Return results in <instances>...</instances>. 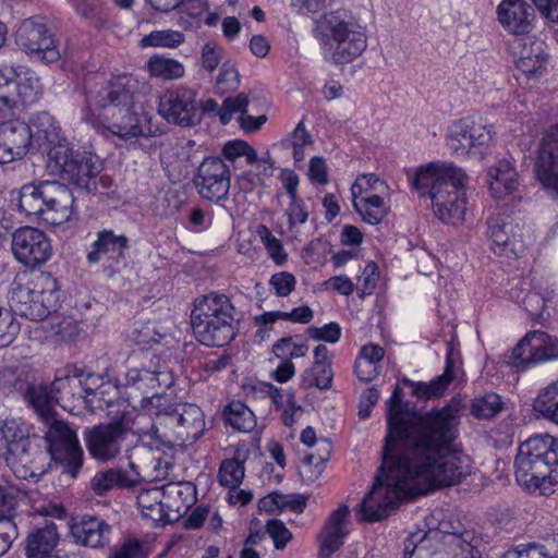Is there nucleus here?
Segmentation results:
<instances>
[{
  "instance_id": "f257e3e1",
  "label": "nucleus",
  "mask_w": 558,
  "mask_h": 558,
  "mask_svg": "<svg viewBox=\"0 0 558 558\" xmlns=\"http://www.w3.org/2000/svg\"><path fill=\"white\" fill-rule=\"evenodd\" d=\"M460 417L446 405L413 412L396 386L388 401L384 464L356 509L359 521L377 522L403 500L453 486L471 474V459L453 448Z\"/></svg>"
},
{
  "instance_id": "f03ea898",
  "label": "nucleus",
  "mask_w": 558,
  "mask_h": 558,
  "mask_svg": "<svg viewBox=\"0 0 558 558\" xmlns=\"http://www.w3.org/2000/svg\"><path fill=\"white\" fill-rule=\"evenodd\" d=\"M137 81L129 74L112 76L99 89H90L86 96V109L82 119L98 122L114 136L123 140L143 134L140 116L134 111V93Z\"/></svg>"
},
{
  "instance_id": "7ed1b4c3",
  "label": "nucleus",
  "mask_w": 558,
  "mask_h": 558,
  "mask_svg": "<svg viewBox=\"0 0 558 558\" xmlns=\"http://www.w3.org/2000/svg\"><path fill=\"white\" fill-rule=\"evenodd\" d=\"M514 476L530 493L553 494L558 486V438L539 434L521 442L514 458Z\"/></svg>"
},
{
  "instance_id": "20e7f679",
  "label": "nucleus",
  "mask_w": 558,
  "mask_h": 558,
  "mask_svg": "<svg viewBox=\"0 0 558 558\" xmlns=\"http://www.w3.org/2000/svg\"><path fill=\"white\" fill-rule=\"evenodd\" d=\"M234 306L225 294L211 292L197 298L191 314L196 339L207 347H223L236 336Z\"/></svg>"
},
{
  "instance_id": "39448f33",
  "label": "nucleus",
  "mask_w": 558,
  "mask_h": 558,
  "mask_svg": "<svg viewBox=\"0 0 558 558\" xmlns=\"http://www.w3.org/2000/svg\"><path fill=\"white\" fill-rule=\"evenodd\" d=\"M151 416V433L156 435L153 446H167L173 450L175 442H195L205 430V417L202 409L192 403L174 404L170 399L157 404Z\"/></svg>"
},
{
  "instance_id": "423d86ee",
  "label": "nucleus",
  "mask_w": 558,
  "mask_h": 558,
  "mask_svg": "<svg viewBox=\"0 0 558 558\" xmlns=\"http://www.w3.org/2000/svg\"><path fill=\"white\" fill-rule=\"evenodd\" d=\"M58 280L50 272H40L32 280L16 277L10 287L11 311L29 320L41 322L59 307Z\"/></svg>"
},
{
  "instance_id": "0eeeda50",
  "label": "nucleus",
  "mask_w": 558,
  "mask_h": 558,
  "mask_svg": "<svg viewBox=\"0 0 558 558\" xmlns=\"http://www.w3.org/2000/svg\"><path fill=\"white\" fill-rule=\"evenodd\" d=\"M318 29L332 48L331 59L336 64L352 62L367 46L364 27L345 11L325 13L319 21Z\"/></svg>"
},
{
  "instance_id": "6e6552de",
  "label": "nucleus",
  "mask_w": 558,
  "mask_h": 558,
  "mask_svg": "<svg viewBox=\"0 0 558 558\" xmlns=\"http://www.w3.org/2000/svg\"><path fill=\"white\" fill-rule=\"evenodd\" d=\"M0 457L20 477L46 471L43 463L46 453L37 446H32L28 430L22 422L14 418L0 422Z\"/></svg>"
},
{
  "instance_id": "1a4fd4ad",
  "label": "nucleus",
  "mask_w": 558,
  "mask_h": 558,
  "mask_svg": "<svg viewBox=\"0 0 558 558\" xmlns=\"http://www.w3.org/2000/svg\"><path fill=\"white\" fill-rule=\"evenodd\" d=\"M45 425V440L50 461L60 465L62 473L75 478L84 462V452L76 432L62 420L53 418Z\"/></svg>"
},
{
  "instance_id": "9d476101",
  "label": "nucleus",
  "mask_w": 558,
  "mask_h": 558,
  "mask_svg": "<svg viewBox=\"0 0 558 558\" xmlns=\"http://www.w3.org/2000/svg\"><path fill=\"white\" fill-rule=\"evenodd\" d=\"M49 167L59 171L61 177L76 186L90 190L93 180L100 173L99 158L92 153L74 149L73 146L59 145L48 151Z\"/></svg>"
},
{
  "instance_id": "9b49d317",
  "label": "nucleus",
  "mask_w": 558,
  "mask_h": 558,
  "mask_svg": "<svg viewBox=\"0 0 558 558\" xmlns=\"http://www.w3.org/2000/svg\"><path fill=\"white\" fill-rule=\"evenodd\" d=\"M132 420L122 413L108 424H99L84 432V440L92 458L100 462L116 459L122 451Z\"/></svg>"
},
{
  "instance_id": "f8f14e48",
  "label": "nucleus",
  "mask_w": 558,
  "mask_h": 558,
  "mask_svg": "<svg viewBox=\"0 0 558 558\" xmlns=\"http://www.w3.org/2000/svg\"><path fill=\"white\" fill-rule=\"evenodd\" d=\"M174 384V376L167 368L149 371L131 368L125 373V386L131 393L142 397L141 407L151 417L157 404L166 403L169 398L165 391Z\"/></svg>"
},
{
  "instance_id": "ddd939ff",
  "label": "nucleus",
  "mask_w": 558,
  "mask_h": 558,
  "mask_svg": "<svg viewBox=\"0 0 558 558\" xmlns=\"http://www.w3.org/2000/svg\"><path fill=\"white\" fill-rule=\"evenodd\" d=\"M148 435L150 441L133 447L128 456L135 485L140 481L153 482L165 478L172 465V450L167 446H160V448L153 446L157 440L156 435L151 429Z\"/></svg>"
},
{
  "instance_id": "4468645a",
  "label": "nucleus",
  "mask_w": 558,
  "mask_h": 558,
  "mask_svg": "<svg viewBox=\"0 0 558 558\" xmlns=\"http://www.w3.org/2000/svg\"><path fill=\"white\" fill-rule=\"evenodd\" d=\"M17 47L32 59L45 63L56 62L61 58L60 50L46 24L35 19L24 20L15 32Z\"/></svg>"
},
{
  "instance_id": "2eb2a0df",
  "label": "nucleus",
  "mask_w": 558,
  "mask_h": 558,
  "mask_svg": "<svg viewBox=\"0 0 558 558\" xmlns=\"http://www.w3.org/2000/svg\"><path fill=\"white\" fill-rule=\"evenodd\" d=\"M11 250L14 258L28 268L40 267L52 255V245L48 235L35 227L17 228L12 234Z\"/></svg>"
},
{
  "instance_id": "dca6fc26",
  "label": "nucleus",
  "mask_w": 558,
  "mask_h": 558,
  "mask_svg": "<svg viewBox=\"0 0 558 558\" xmlns=\"http://www.w3.org/2000/svg\"><path fill=\"white\" fill-rule=\"evenodd\" d=\"M39 218L48 225L60 226L73 215L74 197L70 189L58 181H37Z\"/></svg>"
},
{
  "instance_id": "f3484780",
  "label": "nucleus",
  "mask_w": 558,
  "mask_h": 558,
  "mask_svg": "<svg viewBox=\"0 0 558 558\" xmlns=\"http://www.w3.org/2000/svg\"><path fill=\"white\" fill-rule=\"evenodd\" d=\"M158 112L169 123L192 126L201 121L196 92L183 85L167 89L159 99Z\"/></svg>"
},
{
  "instance_id": "a211bd4d",
  "label": "nucleus",
  "mask_w": 558,
  "mask_h": 558,
  "mask_svg": "<svg viewBox=\"0 0 558 558\" xmlns=\"http://www.w3.org/2000/svg\"><path fill=\"white\" fill-rule=\"evenodd\" d=\"M493 134V125L485 123L483 119L465 117L449 126L447 145L452 154L465 156L475 147L488 145Z\"/></svg>"
},
{
  "instance_id": "6ab92c4d",
  "label": "nucleus",
  "mask_w": 558,
  "mask_h": 558,
  "mask_svg": "<svg viewBox=\"0 0 558 558\" xmlns=\"http://www.w3.org/2000/svg\"><path fill=\"white\" fill-rule=\"evenodd\" d=\"M194 184L203 198L219 203L229 195L231 171L221 158L207 157L197 168Z\"/></svg>"
},
{
  "instance_id": "aec40b11",
  "label": "nucleus",
  "mask_w": 558,
  "mask_h": 558,
  "mask_svg": "<svg viewBox=\"0 0 558 558\" xmlns=\"http://www.w3.org/2000/svg\"><path fill=\"white\" fill-rule=\"evenodd\" d=\"M558 360V339L543 331H530L513 348L509 363L518 368Z\"/></svg>"
},
{
  "instance_id": "412c9836",
  "label": "nucleus",
  "mask_w": 558,
  "mask_h": 558,
  "mask_svg": "<svg viewBox=\"0 0 558 558\" xmlns=\"http://www.w3.org/2000/svg\"><path fill=\"white\" fill-rule=\"evenodd\" d=\"M468 177L462 171L460 183L451 180L442 190L433 192L432 207L435 216L445 223L460 225L466 211L465 184Z\"/></svg>"
},
{
  "instance_id": "4be33fe9",
  "label": "nucleus",
  "mask_w": 558,
  "mask_h": 558,
  "mask_svg": "<svg viewBox=\"0 0 558 558\" xmlns=\"http://www.w3.org/2000/svg\"><path fill=\"white\" fill-rule=\"evenodd\" d=\"M462 171L452 162L433 161L417 167L409 179L421 197L428 196L432 199L435 189L442 190L451 180L460 183Z\"/></svg>"
},
{
  "instance_id": "5701e85b",
  "label": "nucleus",
  "mask_w": 558,
  "mask_h": 558,
  "mask_svg": "<svg viewBox=\"0 0 558 558\" xmlns=\"http://www.w3.org/2000/svg\"><path fill=\"white\" fill-rule=\"evenodd\" d=\"M32 128L22 120L0 122V163L23 157L33 142Z\"/></svg>"
},
{
  "instance_id": "b1692460",
  "label": "nucleus",
  "mask_w": 558,
  "mask_h": 558,
  "mask_svg": "<svg viewBox=\"0 0 558 558\" xmlns=\"http://www.w3.org/2000/svg\"><path fill=\"white\" fill-rule=\"evenodd\" d=\"M487 236L492 241V250L495 254L515 257L525 251V243L521 235L514 232L508 216L497 214L487 219Z\"/></svg>"
},
{
  "instance_id": "393cba45",
  "label": "nucleus",
  "mask_w": 558,
  "mask_h": 558,
  "mask_svg": "<svg viewBox=\"0 0 558 558\" xmlns=\"http://www.w3.org/2000/svg\"><path fill=\"white\" fill-rule=\"evenodd\" d=\"M515 65L527 78L543 73L547 64L545 44L534 37L515 38L512 43Z\"/></svg>"
},
{
  "instance_id": "a878e982",
  "label": "nucleus",
  "mask_w": 558,
  "mask_h": 558,
  "mask_svg": "<svg viewBox=\"0 0 558 558\" xmlns=\"http://www.w3.org/2000/svg\"><path fill=\"white\" fill-rule=\"evenodd\" d=\"M537 180L558 194V124L543 140L535 162Z\"/></svg>"
},
{
  "instance_id": "bb28decb",
  "label": "nucleus",
  "mask_w": 558,
  "mask_h": 558,
  "mask_svg": "<svg viewBox=\"0 0 558 558\" xmlns=\"http://www.w3.org/2000/svg\"><path fill=\"white\" fill-rule=\"evenodd\" d=\"M70 533L75 544L99 549L110 544L111 526L100 518L83 515L71 525Z\"/></svg>"
},
{
  "instance_id": "cd10ccee",
  "label": "nucleus",
  "mask_w": 558,
  "mask_h": 558,
  "mask_svg": "<svg viewBox=\"0 0 558 558\" xmlns=\"http://www.w3.org/2000/svg\"><path fill=\"white\" fill-rule=\"evenodd\" d=\"M350 515L349 507L340 506L331 512L327 519L318 538L320 542V555L324 558H330L343 544L349 531L347 527Z\"/></svg>"
},
{
  "instance_id": "c85d7f7f",
  "label": "nucleus",
  "mask_w": 558,
  "mask_h": 558,
  "mask_svg": "<svg viewBox=\"0 0 558 558\" xmlns=\"http://www.w3.org/2000/svg\"><path fill=\"white\" fill-rule=\"evenodd\" d=\"M128 248L129 238L125 234H117L112 230L104 229L97 232L86 259L88 264H97L106 256L111 260L124 259Z\"/></svg>"
},
{
  "instance_id": "c756f323",
  "label": "nucleus",
  "mask_w": 558,
  "mask_h": 558,
  "mask_svg": "<svg viewBox=\"0 0 558 558\" xmlns=\"http://www.w3.org/2000/svg\"><path fill=\"white\" fill-rule=\"evenodd\" d=\"M490 194L496 199H504L519 186V174L512 159L498 160L487 171Z\"/></svg>"
},
{
  "instance_id": "7c9ffc66",
  "label": "nucleus",
  "mask_w": 558,
  "mask_h": 558,
  "mask_svg": "<svg viewBox=\"0 0 558 558\" xmlns=\"http://www.w3.org/2000/svg\"><path fill=\"white\" fill-rule=\"evenodd\" d=\"M531 8L523 0H502L497 8L498 20L514 35L529 33L531 28Z\"/></svg>"
},
{
  "instance_id": "2f4dec72",
  "label": "nucleus",
  "mask_w": 558,
  "mask_h": 558,
  "mask_svg": "<svg viewBox=\"0 0 558 558\" xmlns=\"http://www.w3.org/2000/svg\"><path fill=\"white\" fill-rule=\"evenodd\" d=\"M29 126L32 128L33 141L38 143L40 147L46 146L48 151L59 145L70 144L61 135V129L56 119L46 111L33 114Z\"/></svg>"
},
{
  "instance_id": "473e14b6",
  "label": "nucleus",
  "mask_w": 558,
  "mask_h": 558,
  "mask_svg": "<svg viewBox=\"0 0 558 558\" xmlns=\"http://www.w3.org/2000/svg\"><path fill=\"white\" fill-rule=\"evenodd\" d=\"M59 542L58 527L53 522L35 529L26 539L25 553L28 558H44L52 553Z\"/></svg>"
},
{
  "instance_id": "72a5a7b5",
  "label": "nucleus",
  "mask_w": 558,
  "mask_h": 558,
  "mask_svg": "<svg viewBox=\"0 0 558 558\" xmlns=\"http://www.w3.org/2000/svg\"><path fill=\"white\" fill-rule=\"evenodd\" d=\"M446 544L457 558H482L486 549L483 537L473 530L448 535Z\"/></svg>"
},
{
  "instance_id": "f704fd0d",
  "label": "nucleus",
  "mask_w": 558,
  "mask_h": 558,
  "mask_svg": "<svg viewBox=\"0 0 558 558\" xmlns=\"http://www.w3.org/2000/svg\"><path fill=\"white\" fill-rule=\"evenodd\" d=\"M90 489L97 496H104L114 488H130L135 486V478L121 469H107L95 473L90 480Z\"/></svg>"
},
{
  "instance_id": "c9c22d12",
  "label": "nucleus",
  "mask_w": 558,
  "mask_h": 558,
  "mask_svg": "<svg viewBox=\"0 0 558 558\" xmlns=\"http://www.w3.org/2000/svg\"><path fill=\"white\" fill-rule=\"evenodd\" d=\"M53 397H56V395L52 384L50 386L33 384L25 392L26 400L34 408L44 424L54 418L53 405L58 404V402L52 399Z\"/></svg>"
},
{
  "instance_id": "e433bc0d",
  "label": "nucleus",
  "mask_w": 558,
  "mask_h": 558,
  "mask_svg": "<svg viewBox=\"0 0 558 558\" xmlns=\"http://www.w3.org/2000/svg\"><path fill=\"white\" fill-rule=\"evenodd\" d=\"M41 322V328L46 335V339L53 341H71L77 335L78 328L75 320L70 316L58 313V308Z\"/></svg>"
},
{
  "instance_id": "4c0bfd02",
  "label": "nucleus",
  "mask_w": 558,
  "mask_h": 558,
  "mask_svg": "<svg viewBox=\"0 0 558 558\" xmlns=\"http://www.w3.org/2000/svg\"><path fill=\"white\" fill-rule=\"evenodd\" d=\"M162 507L180 512L186 510L193 502L194 487L187 482H174L160 486Z\"/></svg>"
},
{
  "instance_id": "58836bf2",
  "label": "nucleus",
  "mask_w": 558,
  "mask_h": 558,
  "mask_svg": "<svg viewBox=\"0 0 558 558\" xmlns=\"http://www.w3.org/2000/svg\"><path fill=\"white\" fill-rule=\"evenodd\" d=\"M453 379V369L451 366L450 357L447 356V366L440 376L435 378L429 383H414L410 379H404V384L413 387V395L417 398L430 399L435 397H440L444 395L448 385Z\"/></svg>"
},
{
  "instance_id": "ea45409f",
  "label": "nucleus",
  "mask_w": 558,
  "mask_h": 558,
  "mask_svg": "<svg viewBox=\"0 0 558 558\" xmlns=\"http://www.w3.org/2000/svg\"><path fill=\"white\" fill-rule=\"evenodd\" d=\"M533 409L543 418L558 425V379L538 391Z\"/></svg>"
},
{
  "instance_id": "a19ab883",
  "label": "nucleus",
  "mask_w": 558,
  "mask_h": 558,
  "mask_svg": "<svg viewBox=\"0 0 558 558\" xmlns=\"http://www.w3.org/2000/svg\"><path fill=\"white\" fill-rule=\"evenodd\" d=\"M353 206L363 221L369 225L379 223L388 214V207L377 194L353 198Z\"/></svg>"
},
{
  "instance_id": "79ce46f5",
  "label": "nucleus",
  "mask_w": 558,
  "mask_h": 558,
  "mask_svg": "<svg viewBox=\"0 0 558 558\" xmlns=\"http://www.w3.org/2000/svg\"><path fill=\"white\" fill-rule=\"evenodd\" d=\"M52 387L56 395L52 399L57 400L58 404L62 407L65 402H70L75 398H82L83 392L87 395L94 393L92 389H84L82 387L81 379L77 375L57 377L52 381Z\"/></svg>"
},
{
  "instance_id": "37998d69",
  "label": "nucleus",
  "mask_w": 558,
  "mask_h": 558,
  "mask_svg": "<svg viewBox=\"0 0 558 558\" xmlns=\"http://www.w3.org/2000/svg\"><path fill=\"white\" fill-rule=\"evenodd\" d=\"M147 66L151 76L159 77L165 81L180 78L185 72L184 65L181 62L161 56L150 57Z\"/></svg>"
},
{
  "instance_id": "c03bdc74",
  "label": "nucleus",
  "mask_w": 558,
  "mask_h": 558,
  "mask_svg": "<svg viewBox=\"0 0 558 558\" xmlns=\"http://www.w3.org/2000/svg\"><path fill=\"white\" fill-rule=\"evenodd\" d=\"M223 416L229 425L240 432H250L255 425L253 412L240 401L228 404Z\"/></svg>"
},
{
  "instance_id": "a18cd8bd",
  "label": "nucleus",
  "mask_w": 558,
  "mask_h": 558,
  "mask_svg": "<svg viewBox=\"0 0 558 558\" xmlns=\"http://www.w3.org/2000/svg\"><path fill=\"white\" fill-rule=\"evenodd\" d=\"M333 372L331 363L313 364V366L302 375L301 385L304 388L316 387L320 390L331 388Z\"/></svg>"
},
{
  "instance_id": "49530a36",
  "label": "nucleus",
  "mask_w": 558,
  "mask_h": 558,
  "mask_svg": "<svg viewBox=\"0 0 558 558\" xmlns=\"http://www.w3.org/2000/svg\"><path fill=\"white\" fill-rule=\"evenodd\" d=\"M185 40L183 33L174 29L154 31L144 36L140 46L142 48L156 47V48H177Z\"/></svg>"
},
{
  "instance_id": "de8ad7c7",
  "label": "nucleus",
  "mask_w": 558,
  "mask_h": 558,
  "mask_svg": "<svg viewBox=\"0 0 558 558\" xmlns=\"http://www.w3.org/2000/svg\"><path fill=\"white\" fill-rule=\"evenodd\" d=\"M523 292L522 288H515L512 290V298L517 302L524 306V310L530 314L532 318H542L546 302L554 296V291H549L546 295L541 294L536 291H527L523 298L520 293Z\"/></svg>"
},
{
  "instance_id": "09e8293b",
  "label": "nucleus",
  "mask_w": 558,
  "mask_h": 558,
  "mask_svg": "<svg viewBox=\"0 0 558 558\" xmlns=\"http://www.w3.org/2000/svg\"><path fill=\"white\" fill-rule=\"evenodd\" d=\"M504 403L500 396L495 392H488L473 399L471 403V413L476 418L489 420L496 416L502 410Z\"/></svg>"
},
{
  "instance_id": "8fccbe9b",
  "label": "nucleus",
  "mask_w": 558,
  "mask_h": 558,
  "mask_svg": "<svg viewBox=\"0 0 558 558\" xmlns=\"http://www.w3.org/2000/svg\"><path fill=\"white\" fill-rule=\"evenodd\" d=\"M245 476V469L243 462L238 459H226L221 462L218 481L228 488H238Z\"/></svg>"
},
{
  "instance_id": "3c124183",
  "label": "nucleus",
  "mask_w": 558,
  "mask_h": 558,
  "mask_svg": "<svg viewBox=\"0 0 558 558\" xmlns=\"http://www.w3.org/2000/svg\"><path fill=\"white\" fill-rule=\"evenodd\" d=\"M313 144V137L305 129L303 121H300L289 137L282 141V146L292 148L295 162L304 159V149Z\"/></svg>"
},
{
  "instance_id": "603ef678",
  "label": "nucleus",
  "mask_w": 558,
  "mask_h": 558,
  "mask_svg": "<svg viewBox=\"0 0 558 558\" xmlns=\"http://www.w3.org/2000/svg\"><path fill=\"white\" fill-rule=\"evenodd\" d=\"M223 157L234 162L240 157H245L246 163L253 166L258 160L256 150L243 140L227 142L222 147Z\"/></svg>"
},
{
  "instance_id": "864d4df0",
  "label": "nucleus",
  "mask_w": 558,
  "mask_h": 558,
  "mask_svg": "<svg viewBox=\"0 0 558 558\" xmlns=\"http://www.w3.org/2000/svg\"><path fill=\"white\" fill-rule=\"evenodd\" d=\"M19 209L27 216H37L39 218V193L38 183L31 182L24 184L19 191Z\"/></svg>"
},
{
  "instance_id": "5fc2aeb1",
  "label": "nucleus",
  "mask_w": 558,
  "mask_h": 558,
  "mask_svg": "<svg viewBox=\"0 0 558 558\" xmlns=\"http://www.w3.org/2000/svg\"><path fill=\"white\" fill-rule=\"evenodd\" d=\"M387 189L388 186L383 180L377 175L369 173L360 175L353 183L351 192L353 198H359L361 196L371 195V192L383 193Z\"/></svg>"
},
{
  "instance_id": "6e6d98bb",
  "label": "nucleus",
  "mask_w": 558,
  "mask_h": 558,
  "mask_svg": "<svg viewBox=\"0 0 558 558\" xmlns=\"http://www.w3.org/2000/svg\"><path fill=\"white\" fill-rule=\"evenodd\" d=\"M21 329L20 323L14 318L13 312L1 307L0 314V348L13 342Z\"/></svg>"
},
{
  "instance_id": "4d7b16f0",
  "label": "nucleus",
  "mask_w": 558,
  "mask_h": 558,
  "mask_svg": "<svg viewBox=\"0 0 558 558\" xmlns=\"http://www.w3.org/2000/svg\"><path fill=\"white\" fill-rule=\"evenodd\" d=\"M21 329L20 323L14 318L13 312L1 307L0 314V348L13 342Z\"/></svg>"
},
{
  "instance_id": "13d9d810",
  "label": "nucleus",
  "mask_w": 558,
  "mask_h": 558,
  "mask_svg": "<svg viewBox=\"0 0 558 558\" xmlns=\"http://www.w3.org/2000/svg\"><path fill=\"white\" fill-rule=\"evenodd\" d=\"M14 90L23 104H33L40 93L39 80L34 74H27L19 82L15 81Z\"/></svg>"
},
{
  "instance_id": "bf43d9fd",
  "label": "nucleus",
  "mask_w": 558,
  "mask_h": 558,
  "mask_svg": "<svg viewBox=\"0 0 558 558\" xmlns=\"http://www.w3.org/2000/svg\"><path fill=\"white\" fill-rule=\"evenodd\" d=\"M267 252L276 264L282 265L287 260V254L284 253L281 242L271 233L266 226H260L257 230Z\"/></svg>"
},
{
  "instance_id": "052dcab7",
  "label": "nucleus",
  "mask_w": 558,
  "mask_h": 558,
  "mask_svg": "<svg viewBox=\"0 0 558 558\" xmlns=\"http://www.w3.org/2000/svg\"><path fill=\"white\" fill-rule=\"evenodd\" d=\"M247 105L248 99L245 94H239L235 97L226 98L218 111L220 122L226 125L231 121L233 113H245Z\"/></svg>"
},
{
  "instance_id": "680f3d73",
  "label": "nucleus",
  "mask_w": 558,
  "mask_h": 558,
  "mask_svg": "<svg viewBox=\"0 0 558 558\" xmlns=\"http://www.w3.org/2000/svg\"><path fill=\"white\" fill-rule=\"evenodd\" d=\"M24 495L16 486L0 483V519L9 518L8 514L15 508L17 500Z\"/></svg>"
},
{
  "instance_id": "e2e57ef3",
  "label": "nucleus",
  "mask_w": 558,
  "mask_h": 558,
  "mask_svg": "<svg viewBox=\"0 0 558 558\" xmlns=\"http://www.w3.org/2000/svg\"><path fill=\"white\" fill-rule=\"evenodd\" d=\"M284 214L288 218V227L290 231H292L298 226L303 225L308 218L306 207L303 201L298 196L290 198V203Z\"/></svg>"
},
{
  "instance_id": "0e129e2a",
  "label": "nucleus",
  "mask_w": 558,
  "mask_h": 558,
  "mask_svg": "<svg viewBox=\"0 0 558 558\" xmlns=\"http://www.w3.org/2000/svg\"><path fill=\"white\" fill-rule=\"evenodd\" d=\"M269 284L278 296H288L296 284L294 275L288 271H280L270 277Z\"/></svg>"
},
{
  "instance_id": "69168bd1",
  "label": "nucleus",
  "mask_w": 558,
  "mask_h": 558,
  "mask_svg": "<svg viewBox=\"0 0 558 558\" xmlns=\"http://www.w3.org/2000/svg\"><path fill=\"white\" fill-rule=\"evenodd\" d=\"M266 530L270 537L274 539L275 547L277 549H283L292 538V533L280 520H270L266 525Z\"/></svg>"
},
{
  "instance_id": "338daca9",
  "label": "nucleus",
  "mask_w": 558,
  "mask_h": 558,
  "mask_svg": "<svg viewBox=\"0 0 558 558\" xmlns=\"http://www.w3.org/2000/svg\"><path fill=\"white\" fill-rule=\"evenodd\" d=\"M307 335L317 341H326L329 343H336L341 336V328L337 323H329L323 327H310Z\"/></svg>"
},
{
  "instance_id": "774afa93",
  "label": "nucleus",
  "mask_w": 558,
  "mask_h": 558,
  "mask_svg": "<svg viewBox=\"0 0 558 558\" xmlns=\"http://www.w3.org/2000/svg\"><path fill=\"white\" fill-rule=\"evenodd\" d=\"M109 558H145V554L140 541L129 538L120 546L113 548Z\"/></svg>"
}]
</instances>
